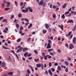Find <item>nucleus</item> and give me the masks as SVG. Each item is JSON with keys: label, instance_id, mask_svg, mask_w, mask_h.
<instances>
[{"label": "nucleus", "instance_id": "obj_1", "mask_svg": "<svg viewBox=\"0 0 76 76\" xmlns=\"http://www.w3.org/2000/svg\"><path fill=\"white\" fill-rule=\"evenodd\" d=\"M44 0H41L39 3V5H40L43 7H45V6H46V4H47L46 3V2H45H45H44Z\"/></svg>", "mask_w": 76, "mask_h": 76}, {"label": "nucleus", "instance_id": "obj_2", "mask_svg": "<svg viewBox=\"0 0 76 76\" xmlns=\"http://www.w3.org/2000/svg\"><path fill=\"white\" fill-rule=\"evenodd\" d=\"M44 0H41L39 3V5H40L43 7H45V6H46V4H47L46 3V2H45H45H44Z\"/></svg>", "mask_w": 76, "mask_h": 76}, {"label": "nucleus", "instance_id": "obj_3", "mask_svg": "<svg viewBox=\"0 0 76 76\" xmlns=\"http://www.w3.org/2000/svg\"><path fill=\"white\" fill-rule=\"evenodd\" d=\"M44 0H41L39 3V5H40L43 7H45V6H46V4H47L46 3V2H45H45H44Z\"/></svg>", "mask_w": 76, "mask_h": 76}, {"label": "nucleus", "instance_id": "obj_4", "mask_svg": "<svg viewBox=\"0 0 76 76\" xmlns=\"http://www.w3.org/2000/svg\"><path fill=\"white\" fill-rule=\"evenodd\" d=\"M28 8H26V10H21V12H23V13H25L26 12H28Z\"/></svg>", "mask_w": 76, "mask_h": 76}, {"label": "nucleus", "instance_id": "obj_5", "mask_svg": "<svg viewBox=\"0 0 76 76\" xmlns=\"http://www.w3.org/2000/svg\"><path fill=\"white\" fill-rule=\"evenodd\" d=\"M69 48L70 50H72V48H74V46L72 44H70L69 45Z\"/></svg>", "mask_w": 76, "mask_h": 76}, {"label": "nucleus", "instance_id": "obj_6", "mask_svg": "<svg viewBox=\"0 0 76 76\" xmlns=\"http://www.w3.org/2000/svg\"><path fill=\"white\" fill-rule=\"evenodd\" d=\"M76 38L75 37H74L72 40V42L74 44H75L76 43Z\"/></svg>", "mask_w": 76, "mask_h": 76}, {"label": "nucleus", "instance_id": "obj_7", "mask_svg": "<svg viewBox=\"0 0 76 76\" xmlns=\"http://www.w3.org/2000/svg\"><path fill=\"white\" fill-rule=\"evenodd\" d=\"M22 49H23V47L20 48V49L17 50V53L19 52H20V51L22 50Z\"/></svg>", "mask_w": 76, "mask_h": 76}, {"label": "nucleus", "instance_id": "obj_8", "mask_svg": "<svg viewBox=\"0 0 76 76\" xmlns=\"http://www.w3.org/2000/svg\"><path fill=\"white\" fill-rule=\"evenodd\" d=\"M58 26H59V27L61 28L62 31H63V25L62 24L61 26L59 25Z\"/></svg>", "mask_w": 76, "mask_h": 76}, {"label": "nucleus", "instance_id": "obj_9", "mask_svg": "<svg viewBox=\"0 0 76 76\" xmlns=\"http://www.w3.org/2000/svg\"><path fill=\"white\" fill-rule=\"evenodd\" d=\"M51 45L50 44H48L47 46V48H51Z\"/></svg>", "mask_w": 76, "mask_h": 76}, {"label": "nucleus", "instance_id": "obj_10", "mask_svg": "<svg viewBox=\"0 0 76 76\" xmlns=\"http://www.w3.org/2000/svg\"><path fill=\"white\" fill-rule=\"evenodd\" d=\"M2 66L3 67H5L6 66V64H5V63L4 62H3L2 63Z\"/></svg>", "mask_w": 76, "mask_h": 76}, {"label": "nucleus", "instance_id": "obj_11", "mask_svg": "<svg viewBox=\"0 0 76 76\" xmlns=\"http://www.w3.org/2000/svg\"><path fill=\"white\" fill-rule=\"evenodd\" d=\"M48 72L51 76H52L53 75V73H52V72H51V71L50 70H49L48 71Z\"/></svg>", "mask_w": 76, "mask_h": 76}, {"label": "nucleus", "instance_id": "obj_12", "mask_svg": "<svg viewBox=\"0 0 76 76\" xmlns=\"http://www.w3.org/2000/svg\"><path fill=\"white\" fill-rule=\"evenodd\" d=\"M45 26L46 29H48V28H49V26L47 23L45 24Z\"/></svg>", "mask_w": 76, "mask_h": 76}, {"label": "nucleus", "instance_id": "obj_13", "mask_svg": "<svg viewBox=\"0 0 76 76\" xmlns=\"http://www.w3.org/2000/svg\"><path fill=\"white\" fill-rule=\"evenodd\" d=\"M73 20H70L67 21V23H73Z\"/></svg>", "mask_w": 76, "mask_h": 76}, {"label": "nucleus", "instance_id": "obj_14", "mask_svg": "<svg viewBox=\"0 0 76 76\" xmlns=\"http://www.w3.org/2000/svg\"><path fill=\"white\" fill-rule=\"evenodd\" d=\"M31 68V70L32 72V73H34V69H33V68L32 67V66L31 65H28Z\"/></svg>", "mask_w": 76, "mask_h": 76}, {"label": "nucleus", "instance_id": "obj_15", "mask_svg": "<svg viewBox=\"0 0 76 76\" xmlns=\"http://www.w3.org/2000/svg\"><path fill=\"white\" fill-rule=\"evenodd\" d=\"M41 66V64H38L37 65V67H40Z\"/></svg>", "mask_w": 76, "mask_h": 76}, {"label": "nucleus", "instance_id": "obj_16", "mask_svg": "<svg viewBox=\"0 0 76 76\" xmlns=\"http://www.w3.org/2000/svg\"><path fill=\"white\" fill-rule=\"evenodd\" d=\"M28 10H29V12H33V10L30 7H28Z\"/></svg>", "mask_w": 76, "mask_h": 76}, {"label": "nucleus", "instance_id": "obj_17", "mask_svg": "<svg viewBox=\"0 0 76 76\" xmlns=\"http://www.w3.org/2000/svg\"><path fill=\"white\" fill-rule=\"evenodd\" d=\"M41 67L42 70H43V69H44V64H41Z\"/></svg>", "mask_w": 76, "mask_h": 76}, {"label": "nucleus", "instance_id": "obj_18", "mask_svg": "<svg viewBox=\"0 0 76 76\" xmlns=\"http://www.w3.org/2000/svg\"><path fill=\"white\" fill-rule=\"evenodd\" d=\"M16 27H17V29H18L19 28V25L18 24H16Z\"/></svg>", "mask_w": 76, "mask_h": 76}, {"label": "nucleus", "instance_id": "obj_19", "mask_svg": "<svg viewBox=\"0 0 76 76\" xmlns=\"http://www.w3.org/2000/svg\"><path fill=\"white\" fill-rule=\"evenodd\" d=\"M67 7V5H66V4H64V5L62 6V7L63 9H64L65 7Z\"/></svg>", "mask_w": 76, "mask_h": 76}, {"label": "nucleus", "instance_id": "obj_20", "mask_svg": "<svg viewBox=\"0 0 76 76\" xmlns=\"http://www.w3.org/2000/svg\"><path fill=\"white\" fill-rule=\"evenodd\" d=\"M32 26V23L30 24L28 27V29H29V28H31Z\"/></svg>", "mask_w": 76, "mask_h": 76}, {"label": "nucleus", "instance_id": "obj_21", "mask_svg": "<svg viewBox=\"0 0 76 76\" xmlns=\"http://www.w3.org/2000/svg\"><path fill=\"white\" fill-rule=\"evenodd\" d=\"M76 25H75V27L72 29V30L73 31H75L76 30Z\"/></svg>", "mask_w": 76, "mask_h": 76}, {"label": "nucleus", "instance_id": "obj_22", "mask_svg": "<svg viewBox=\"0 0 76 76\" xmlns=\"http://www.w3.org/2000/svg\"><path fill=\"white\" fill-rule=\"evenodd\" d=\"M28 50V48H24L23 49V52H25V51Z\"/></svg>", "mask_w": 76, "mask_h": 76}, {"label": "nucleus", "instance_id": "obj_23", "mask_svg": "<svg viewBox=\"0 0 76 76\" xmlns=\"http://www.w3.org/2000/svg\"><path fill=\"white\" fill-rule=\"evenodd\" d=\"M10 9V8L9 7H6L5 9V11H7V10H9Z\"/></svg>", "mask_w": 76, "mask_h": 76}, {"label": "nucleus", "instance_id": "obj_24", "mask_svg": "<svg viewBox=\"0 0 76 76\" xmlns=\"http://www.w3.org/2000/svg\"><path fill=\"white\" fill-rule=\"evenodd\" d=\"M58 70H61V67L60 66H58Z\"/></svg>", "mask_w": 76, "mask_h": 76}, {"label": "nucleus", "instance_id": "obj_25", "mask_svg": "<svg viewBox=\"0 0 76 76\" xmlns=\"http://www.w3.org/2000/svg\"><path fill=\"white\" fill-rule=\"evenodd\" d=\"M48 55H47L45 56L44 57L45 60H47V57H48Z\"/></svg>", "mask_w": 76, "mask_h": 76}, {"label": "nucleus", "instance_id": "obj_26", "mask_svg": "<svg viewBox=\"0 0 76 76\" xmlns=\"http://www.w3.org/2000/svg\"><path fill=\"white\" fill-rule=\"evenodd\" d=\"M48 52H51V51H54V49H48Z\"/></svg>", "mask_w": 76, "mask_h": 76}, {"label": "nucleus", "instance_id": "obj_27", "mask_svg": "<svg viewBox=\"0 0 76 76\" xmlns=\"http://www.w3.org/2000/svg\"><path fill=\"white\" fill-rule=\"evenodd\" d=\"M22 15L21 14H19L18 15V18H22Z\"/></svg>", "mask_w": 76, "mask_h": 76}, {"label": "nucleus", "instance_id": "obj_28", "mask_svg": "<svg viewBox=\"0 0 76 76\" xmlns=\"http://www.w3.org/2000/svg\"><path fill=\"white\" fill-rule=\"evenodd\" d=\"M42 31L43 34H45L47 32V30H43Z\"/></svg>", "mask_w": 76, "mask_h": 76}, {"label": "nucleus", "instance_id": "obj_29", "mask_svg": "<svg viewBox=\"0 0 76 76\" xmlns=\"http://www.w3.org/2000/svg\"><path fill=\"white\" fill-rule=\"evenodd\" d=\"M8 74L9 75H13V72H9L8 73Z\"/></svg>", "mask_w": 76, "mask_h": 76}, {"label": "nucleus", "instance_id": "obj_30", "mask_svg": "<svg viewBox=\"0 0 76 76\" xmlns=\"http://www.w3.org/2000/svg\"><path fill=\"white\" fill-rule=\"evenodd\" d=\"M34 61H35V62H37L39 61V59H34Z\"/></svg>", "mask_w": 76, "mask_h": 76}, {"label": "nucleus", "instance_id": "obj_31", "mask_svg": "<svg viewBox=\"0 0 76 76\" xmlns=\"http://www.w3.org/2000/svg\"><path fill=\"white\" fill-rule=\"evenodd\" d=\"M34 52L36 54H38V52L36 50H34Z\"/></svg>", "mask_w": 76, "mask_h": 76}, {"label": "nucleus", "instance_id": "obj_32", "mask_svg": "<svg viewBox=\"0 0 76 76\" xmlns=\"http://www.w3.org/2000/svg\"><path fill=\"white\" fill-rule=\"evenodd\" d=\"M7 19H4L3 20L2 22H5L6 21H7Z\"/></svg>", "mask_w": 76, "mask_h": 76}, {"label": "nucleus", "instance_id": "obj_33", "mask_svg": "<svg viewBox=\"0 0 76 76\" xmlns=\"http://www.w3.org/2000/svg\"><path fill=\"white\" fill-rule=\"evenodd\" d=\"M27 72L28 74L29 75L31 73V72H30V71H29V70L28 69L27 70Z\"/></svg>", "mask_w": 76, "mask_h": 76}, {"label": "nucleus", "instance_id": "obj_34", "mask_svg": "<svg viewBox=\"0 0 76 76\" xmlns=\"http://www.w3.org/2000/svg\"><path fill=\"white\" fill-rule=\"evenodd\" d=\"M62 18L63 19H64L65 18V16H64V14H63L61 16Z\"/></svg>", "mask_w": 76, "mask_h": 76}, {"label": "nucleus", "instance_id": "obj_35", "mask_svg": "<svg viewBox=\"0 0 76 76\" xmlns=\"http://www.w3.org/2000/svg\"><path fill=\"white\" fill-rule=\"evenodd\" d=\"M65 72H68V68L66 67V69H65Z\"/></svg>", "mask_w": 76, "mask_h": 76}, {"label": "nucleus", "instance_id": "obj_36", "mask_svg": "<svg viewBox=\"0 0 76 76\" xmlns=\"http://www.w3.org/2000/svg\"><path fill=\"white\" fill-rule=\"evenodd\" d=\"M54 65L55 66H57L58 65V63L57 62L55 63L54 64Z\"/></svg>", "mask_w": 76, "mask_h": 76}, {"label": "nucleus", "instance_id": "obj_37", "mask_svg": "<svg viewBox=\"0 0 76 76\" xmlns=\"http://www.w3.org/2000/svg\"><path fill=\"white\" fill-rule=\"evenodd\" d=\"M28 52H27L26 53H25L24 54V57H26V56L27 55V54H28Z\"/></svg>", "mask_w": 76, "mask_h": 76}, {"label": "nucleus", "instance_id": "obj_38", "mask_svg": "<svg viewBox=\"0 0 76 76\" xmlns=\"http://www.w3.org/2000/svg\"><path fill=\"white\" fill-rule=\"evenodd\" d=\"M65 63L67 65V66H68V65H69V64L68 63V62H67V61H65Z\"/></svg>", "mask_w": 76, "mask_h": 76}, {"label": "nucleus", "instance_id": "obj_39", "mask_svg": "<svg viewBox=\"0 0 76 76\" xmlns=\"http://www.w3.org/2000/svg\"><path fill=\"white\" fill-rule=\"evenodd\" d=\"M21 40V39H18L17 40V42H19Z\"/></svg>", "mask_w": 76, "mask_h": 76}, {"label": "nucleus", "instance_id": "obj_40", "mask_svg": "<svg viewBox=\"0 0 76 76\" xmlns=\"http://www.w3.org/2000/svg\"><path fill=\"white\" fill-rule=\"evenodd\" d=\"M15 3L16 4V7L18 6V2L16 1H15Z\"/></svg>", "mask_w": 76, "mask_h": 76}, {"label": "nucleus", "instance_id": "obj_41", "mask_svg": "<svg viewBox=\"0 0 76 76\" xmlns=\"http://www.w3.org/2000/svg\"><path fill=\"white\" fill-rule=\"evenodd\" d=\"M48 44H51V40H48Z\"/></svg>", "mask_w": 76, "mask_h": 76}, {"label": "nucleus", "instance_id": "obj_42", "mask_svg": "<svg viewBox=\"0 0 76 76\" xmlns=\"http://www.w3.org/2000/svg\"><path fill=\"white\" fill-rule=\"evenodd\" d=\"M49 67H51V66H52V64H51V62H49Z\"/></svg>", "mask_w": 76, "mask_h": 76}, {"label": "nucleus", "instance_id": "obj_43", "mask_svg": "<svg viewBox=\"0 0 76 76\" xmlns=\"http://www.w3.org/2000/svg\"><path fill=\"white\" fill-rule=\"evenodd\" d=\"M51 70H52V72H54V71H55V69L54 68H52Z\"/></svg>", "mask_w": 76, "mask_h": 76}, {"label": "nucleus", "instance_id": "obj_44", "mask_svg": "<svg viewBox=\"0 0 76 76\" xmlns=\"http://www.w3.org/2000/svg\"><path fill=\"white\" fill-rule=\"evenodd\" d=\"M42 55L43 57H45V54L44 53H42Z\"/></svg>", "mask_w": 76, "mask_h": 76}, {"label": "nucleus", "instance_id": "obj_45", "mask_svg": "<svg viewBox=\"0 0 76 76\" xmlns=\"http://www.w3.org/2000/svg\"><path fill=\"white\" fill-rule=\"evenodd\" d=\"M69 12H66L64 14L65 15H68V14H69Z\"/></svg>", "mask_w": 76, "mask_h": 76}, {"label": "nucleus", "instance_id": "obj_46", "mask_svg": "<svg viewBox=\"0 0 76 76\" xmlns=\"http://www.w3.org/2000/svg\"><path fill=\"white\" fill-rule=\"evenodd\" d=\"M48 57L49 59L51 58V56H50V55H48Z\"/></svg>", "mask_w": 76, "mask_h": 76}, {"label": "nucleus", "instance_id": "obj_47", "mask_svg": "<svg viewBox=\"0 0 76 76\" xmlns=\"http://www.w3.org/2000/svg\"><path fill=\"white\" fill-rule=\"evenodd\" d=\"M2 47L4 48V49H8V48H7V47H5L4 46H2Z\"/></svg>", "mask_w": 76, "mask_h": 76}, {"label": "nucleus", "instance_id": "obj_48", "mask_svg": "<svg viewBox=\"0 0 76 76\" xmlns=\"http://www.w3.org/2000/svg\"><path fill=\"white\" fill-rule=\"evenodd\" d=\"M23 4V3L22 2H21L20 4V6H22Z\"/></svg>", "mask_w": 76, "mask_h": 76}, {"label": "nucleus", "instance_id": "obj_49", "mask_svg": "<svg viewBox=\"0 0 76 76\" xmlns=\"http://www.w3.org/2000/svg\"><path fill=\"white\" fill-rule=\"evenodd\" d=\"M2 9H3L4 7V4H2Z\"/></svg>", "mask_w": 76, "mask_h": 76}, {"label": "nucleus", "instance_id": "obj_50", "mask_svg": "<svg viewBox=\"0 0 76 76\" xmlns=\"http://www.w3.org/2000/svg\"><path fill=\"white\" fill-rule=\"evenodd\" d=\"M57 51L59 53H61V50H60V49H58L57 50Z\"/></svg>", "mask_w": 76, "mask_h": 76}, {"label": "nucleus", "instance_id": "obj_51", "mask_svg": "<svg viewBox=\"0 0 76 76\" xmlns=\"http://www.w3.org/2000/svg\"><path fill=\"white\" fill-rule=\"evenodd\" d=\"M52 16L53 18H54V19H55V18H56V15L54 14H53L52 15Z\"/></svg>", "mask_w": 76, "mask_h": 76}, {"label": "nucleus", "instance_id": "obj_52", "mask_svg": "<svg viewBox=\"0 0 76 76\" xmlns=\"http://www.w3.org/2000/svg\"><path fill=\"white\" fill-rule=\"evenodd\" d=\"M13 18H14V15H12L11 16V17L10 18L11 19H13Z\"/></svg>", "mask_w": 76, "mask_h": 76}, {"label": "nucleus", "instance_id": "obj_53", "mask_svg": "<svg viewBox=\"0 0 76 76\" xmlns=\"http://www.w3.org/2000/svg\"><path fill=\"white\" fill-rule=\"evenodd\" d=\"M47 64H44V67H45V68H46V67H47Z\"/></svg>", "mask_w": 76, "mask_h": 76}, {"label": "nucleus", "instance_id": "obj_54", "mask_svg": "<svg viewBox=\"0 0 76 76\" xmlns=\"http://www.w3.org/2000/svg\"><path fill=\"white\" fill-rule=\"evenodd\" d=\"M25 33H23L21 34L20 35L21 36H23V35H25Z\"/></svg>", "mask_w": 76, "mask_h": 76}, {"label": "nucleus", "instance_id": "obj_55", "mask_svg": "<svg viewBox=\"0 0 76 76\" xmlns=\"http://www.w3.org/2000/svg\"><path fill=\"white\" fill-rule=\"evenodd\" d=\"M24 19H25V21H26V22H29V20H28V19H27L26 18H25Z\"/></svg>", "mask_w": 76, "mask_h": 76}, {"label": "nucleus", "instance_id": "obj_56", "mask_svg": "<svg viewBox=\"0 0 76 76\" xmlns=\"http://www.w3.org/2000/svg\"><path fill=\"white\" fill-rule=\"evenodd\" d=\"M23 28L22 27V26H21L20 28V30H23Z\"/></svg>", "mask_w": 76, "mask_h": 76}, {"label": "nucleus", "instance_id": "obj_57", "mask_svg": "<svg viewBox=\"0 0 76 76\" xmlns=\"http://www.w3.org/2000/svg\"><path fill=\"white\" fill-rule=\"evenodd\" d=\"M10 3L9 2H6V4L7 5H10Z\"/></svg>", "mask_w": 76, "mask_h": 76}, {"label": "nucleus", "instance_id": "obj_58", "mask_svg": "<svg viewBox=\"0 0 76 76\" xmlns=\"http://www.w3.org/2000/svg\"><path fill=\"white\" fill-rule=\"evenodd\" d=\"M50 55H51V56H54V53H51V52L50 53Z\"/></svg>", "mask_w": 76, "mask_h": 76}, {"label": "nucleus", "instance_id": "obj_59", "mask_svg": "<svg viewBox=\"0 0 76 76\" xmlns=\"http://www.w3.org/2000/svg\"><path fill=\"white\" fill-rule=\"evenodd\" d=\"M17 20L16 19H15L14 21L13 22H15L16 23H17V22H16Z\"/></svg>", "mask_w": 76, "mask_h": 76}, {"label": "nucleus", "instance_id": "obj_60", "mask_svg": "<svg viewBox=\"0 0 76 76\" xmlns=\"http://www.w3.org/2000/svg\"><path fill=\"white\" fill-rule=\"evenodd\" d=\"M3 19V17H1V18H0V20H1L2 19Z\"/></svg>", "mask_w": 76, "mask_h": 76}, {"label": "nucleus", "instance_id": "obj_61", "mask_svg": "<svg viewBox=\"0 0 76 76\" xmlns=\"http://www.w3.org/2000/svg\"><path fill=\"white\" fill-rule=\"evenodd\" d=\"M67 59L69 61L71 60V58H70L69 57H68Z\"/></svg>", "mask_w": 76, "mask_h": 76}, {"label": "nucleus", "instance_id": "obj_62", "mask_svg": "<svg viewBox=\"0 0 76 76\" xmlns=\"http://www.w3.org/2000/svg\"><path fill=\"white\" fill-rule=\"evenodd\" d=\"M72 33V32L70 31L68 33V35L70 36V35H71V33Z\"/></svg>", "mask_w": 76, "mask_h": 76}, {"label": "nucleus", "instance_id": "obj_63", "mask_svg": "<svg viewBox=\"0 0 76 76\" xmlns=\"http://www.w3.org/2000/svg\"><path fill=\"white\" fill-rule=\"evenodd\" d=\"M53 9H56V6H53Z\"/></svg>", "mask_w": 76, "mask_h": 76}, {"label": "nucleus", "instance_id": "obj_64", "mask_svg": "<svg viewBox=\"0 0 76 76\" xmlns=\"http://www.w3.org/2000/svg\"><path fill=\"white\" fill-rule=\"evenodd\" d=\"M3 32H4V33H7V31H6V30H4L3 31Z\"/></svg>", "mask_w": 76, "mask_h": 76}]
</instances>
